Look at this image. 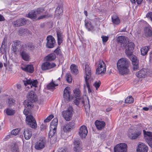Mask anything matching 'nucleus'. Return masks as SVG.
<instances>
[{"instance_id": "obj_43", "label": "nucleus", "mask_w": 152, "mask_h": 152, "mask_svg": "<svg viewBox=\"0 0 152 152\" xmlns=\"http://www.w3.org/2000/svg\"><path fill=\"white\" fill-rule=\"evenodd\" d=\"M23 104L26 108L28 109L31 108L32 105V102H30L28 100H25Z\"/></svg>"}, {"instance_id": "obj_2", "label": "nucleus", "mask_w": 152, "mask_h": 152, "mask_svg": "<svg viewBox=\"0 0 152 152\" xmlns=\"http://www.w3.org/2000/svg\"><path fill=\"white\" fill-rule=\"evenodd\" d=\"M52 16L51 14H49L48 13L45 12H44L43 15L38 17L35 11H32L30 12L27 15V17L32 19H34L36 20L43 19L44 18L51 17Z\"/></svg>"}, {"instance_id": "obj_22", "label": "nucleus", "mask_w": 152, "mask_h": 152, "mask_svg": "<svg viewBox=\"0 0 152 152\" xmlns=\"http://www.w3.org/2000/svg\"><path fill=\"white\" fill-rule=\"evenodd\" d=\"M148 74V71L147 69H142L136 73V76L139 78H143L146 77Z\"/></svg>"}, {"instance_id": "obj_64", "label": "nucleus", "mask_w": 152, "mask_h": 152, "mask_svg": "<svg viewBox=\"0 0 152 152\" xmlns=\"http://www.w3.org/2000/svg\"><path fill=\"white\" fill-rule=\"evenodd\" d=\"M12 136V134H9V135H7L6 136V138H9L10 137H11Z\"/></svg>"}, {"instance_id": "obj_54", "label": "nucleus", "mask_w": 152, "mask_h": 152, "mask_svg": "<svg viewBox=\"0 0 152 152\" xmlns=\"http://www.w3.org/2000/svg\"><path fill=\"white\" fill-rule=\"evenodd\" d=\"M58 152H67V149L66 148H61L58 150Z\"/></svg>"}, {"instance_id": "obj_13", "label": "nucleus", "mask_w": 152, "mask_h": 152, "mask_svg": "<svg viewBox=\"0 0 152 152\" xmlns=\"http://www.w3.org/2000/svg\"><path fill=\"white\" fill-rule=\"evenodd\" d=\"M72 97V96L70 95V88L69 87H66L64 90V100L65 102H68L71 100Z\"/></svg>"}, {"instance_id": "obj_45", "label": "nucleus", "mask_w": 152, "mask_h": 152, "mask_svg": "<svg viewBox=\"0 0 152 152\" xmlns=\"http://www.w3.org/2000/svg\"><path fill=\"white\" fill-rule=\"evenodd\" d=\"M74 93L76 97H80L81 95V93L80 90L78 88L75 89L74 90Z\"/></svg>"}, {"instance_id": "obj_60", "label": "nucleus", "mask_w": 152, "mask_h": 152, "mask_svg": "<svg viewBox=\"0 0 152 152\" xmlns=\"http://www.w3.org/2000/svg\"><path fill=\"white\" fill-rule=\"evenodd\" d=\"M54 52L57 54H59L61 52L60 49V48H57L54 51Z\"/></svg>"}, {"instance_id": "obj_8", "label": "nucleus", "mask_w": 152, "mask_h": 152, "mask_svg": "<svg viewBox=\"0 0 152 152\" xmlns=\"http://www.w3.org/2000/svg\"><path fill=\"white\" fill-rule=\"evenodd\" d=\"M127 145L124 143L117 145L114 148V152H127Z\"/></svg>"}, {"instance_id": "obj_28", "label": "nucleus", "mask_w": 152, "mask_h": 152, "mask_svg": "<svg viewBox=\"0 0 152 152\" xmlns=\"http://www.w3.org/2000/svg\"><path fill=\"white\" fill-rule=\"evenodd\" d=\"M22 69L24 71L30 73H32L34 70L33 66L31 65H27L24 67H21Z\"/></svg>"}, {"instance_id": "obj_1", "label": "nucleus", "mask_w": 152, "mask_h": 152, "mask_svg": "<svg viewBox=\"0 0 152 152\" xmlns=\"http://www.w3.org/2000/svg\"><path fill=\"white\" fill-rule=\"evenodd\" d=\"M129 62L127 59H120L117 63V68L119 73L122 75L128 73L129 72Z\"/></svg>"}, {"instance_id": "obj_34", "label": "nucleus", "mask_w": 152, "mask_h": 152, "mask_svg": "<svg viewBox=\"0 0 152 152\" xmlns=\"http://www.w3.org/2000/svg\"><path fill=\"white\" fill-rule=\"evenodd\" d=\"M127 38L124 36H119L118 38V42L123 44V46H124L127 43Z\"/></svg>"}, {"instance_id": "obj_50", "label": "nucleus", "mask_w": 152, "mask_h": 152, "mask_svg": "<svg viewBox=\"0 0 152 152\" xmlns=\"http://www.w3.org/2000/svg\"><path fill=\"white\" fill-rule=\"evenodd\" d=\"M20 44V42L19 41L16 40L13 42L12 46L15 47H17V46H18Z\"/></svg>"}, {"instance_id": "obj_6", "label": "nucleus", "mask_w": 152, "mask_h": 152, "mask_svg": "<svg viewBox=\"0 0 152 152\" xmlns=\"http://www.w3.org/2000/svg\"><path fill=\"white\" fill-rule=\"evenodd\" d=\"M58 120L57 118H54L51 123L50 126V134L52 137L56 133L58 125Z\"/></svg>"}, {"instance_id": "obj_31", "label": "nucleus", "mask_w": 152, "mask_h": 152, "mask_svg": "<svg viewBox=\"0 0 152 152\" xmlns=\"http://www.w3.org/2000/svg\"><path fill=\"white\" fill-rule=\"evenodd\" d=\"M23 134L25 138L27 140L30 139L32 135L31 132L27 129L25 130Z\"/></svg>"}, {"instance_id": "obj_37", "label": "nucleus", "mask_w": 152, "mask_h": 152, "mask_svg": "<svg viewBox=\"0 0 152 152\" xmlns=\"http://www.w3.org/2000/svg\"><path fill=\"white\" fill-rule=\"evenodd\" d=\"M56 58V55L54 53H51L46 56L45 58L47 61H50L54 60Z\"/></svg>"}, {"instance_id": "obj_23", "label": "nucleus", "mask_w": 152, "mask_h": 152, "mask_svg": "<svg viewBox=\"0 0 152 152\" xmlns=\"http://www.w3.org/2000/svg\"><path fill=\"white\" fill-rule=\"evenodd\" d=\"M143 132L144 138L147 143L148 144L152 140V132L146 131L144 130H143Z\"/></svg>"}, {"instance_id": "obj_3", "label": "nucleus", "mask_w": 152, "mask_h": 152, "mask_svg": "<svg viewBox=\"0 0 152 152\" xmlns=\"http://www.w3.org/2000/svg\"><path fill=\"white\" fill-rule=\"evenodd\" d=\"M85 100H81V98H76L74 100V104L77 106H81L85 105L86 109L89 108L90 105L89 103V100L88 98L86 96L84 97Z\"/></svg>"}, {"instance_id": "obj_29", "label": "nucleus", "mask_w": 152, "mask_h": 152, "mask_svg": "<svg viewBox=\"0 0 152 152\" xmlns=\"http://www.w3.org/2000/svg\"><path fill=\"white\" fill-rule=\"evenodd\" d=\"M152 34V28L150 26L145 28L144 31V35L146 37H150Z\"/></svg>"}, {"instance_id": "obj_15", "label": "nucleus", "mask_w": 152, "mask_h": 152, "mask_svg": "<svg viewBox=\"0 0 152 152\" xmlns=\"http://www.w3.org/2000/svg\"><path fill=\"white\" fill-rule=\"evenodd\" d=\"M56 65L54 63H51L49 62H45L41 65V69L42 70H47L52 69L56 67Z\"/></svg>"}, {"instance_id": "obj_46", "label": "nucleus", "mask_w": 152, "mask_h": 152, "mask_svg": "<svg viewBox=\"0 0 152 152\" xmlns=\"http://www.w3.org/2000/svg\"><path fill=\"white\" fill-rule=\"evenodd\" d=\"M134 99L132 96H128L125 100V102L126 103H131L134 102Z\"/></svg>"}, {"instance_id": "obj_56", "label": "nucleus", "mask_w": 152, "mask_h": 152, "mask_svg": "<svg viewBox=\"0 0 152 152\" xmlns=\"http://www.w3.org/2000/svg\"><path fill=\"white\" fill-rule=\"evenodd\" d=\"M146 17L149 18L152 22V12L147 13L146 15Z\"/></svg>"}, {"instance_id": "obj_48", "label": "nucleus", "mask_w": 152, "mask_h": 152, "mask_svg": "<svg viewBox=\"0 0 152 152\" xmlns=\"http://www.w3.org/2000/svg\"><path fill=\"white\" fill-rule=\"evenodd\" d=\"M20 131V130L18 129H16L13 130L11 131V134L12 135H17Z\"/></svg>"}, {"instance_id": "obj_42", "label": "nucleus", "mask_w": 152, "mask_h": 152, "mask_svg": "<svg viewBox=\"0 0 152 152\" xmlns=\"http://www.w3.org/2000/svg\"><path fill=\"white\" fill-rule=\"evenodd\" d=\"M149 48L148 47L145 46L142 47L141 49V54L143 56L146 55L149 50Z\"/></svg>"}, {"instance_id": "obj_10", "label": "nucleus", "mask_w": 152, "mask_h": 152, "mask_svg": "<svg viewBox=\"0 0 152 152\" xmlns=\"http://www.w3.org/2000/svg\"><path fill=\"white\" fill-rule=\"evenodd\" d=\"M46 145V141L44 138H41L38 140L35 143V148L40 150L44 148Z\"/></svg>"}, {"instance_id": "obj_38", "label": "nucleus", "mask_w": 152, "mask_h": 152, "mask_svg": "<svg viewBox=\"0 0 152 152\" xmlns=\"http://www.w3.org/2000/svg\"><path fill=\"white\" fill-rule=\"evenodd\" d=\"M72 72L75 74H77L78 72V68L75 64H72L70 66Z\"/></svg>"}, {"instance_id": "obj_63", "label": "nucleus", "mask_w": 152, "mask_h": 152, "mask_svg": "<svg viewBox=\"0 0 152 152\" xmlns=\"http://www.w3.org/2000/svg\"><path fill=\"white\" fill-rule=\"evenodd\" d=\"M143 110H144L147 111L149 110V108L147 107H144L143 108Z\"/></svg>"}, {"instance_id": "obj_4", "label": "nucleus", "mask_w": 152, "mask_h": 152, "mask_svg": "<svg viewBox=\"0 0 152 152\" xmlns=\"http://www.w3.org/2000/svg\"><path fill=\"white\" fill-rule=\"evenodd\" d=\"M73 108L71 106H69L66 110L63 111L62 113L63 116L66 121H69L72 119V116Z\"/></svg>"}, {"instance_id": "obj_62", "label": "nucleus", "mask_w": 152, "mask_h": 152, "mask_svg": "<svg viewBox=\"0 0 152 152\" xmlns=\"http://www.w3.org/2000/svg\"><path fill=\"white\" fill-rule=\"evenodd\" d=\"M17 88L19 90H20L21 89V86L20 84L17 85Z\"/></svg>"}, {"instance_id": "obj_20", "label": "nucleus", "mask_w": 152, "mask_h": 152, "mask_svg": "<svg viewBox=\"0 0 152 152\" xmlns=\"http://www.w3.org/2000/svg\"><path fill=\"white\" fill-rule=\"evenodd\" d=\"M75 123L74 122L72 121L65 124L63 127V130L65 132H68L71 130L75 128Z\"/></svg>"}, {"instance_id": "obj_53", "label": "nucleus", "mask_w": 152, "mask_h": 152, "mask_svg": "<svg viewBox=\"0 0 152 152\" xmlns=\"http://www.w3.org/2000/svg\"><path fill=\"white\" fill-rule=\"evenodd\" d=\"M12 50L13 52L15 54H16L18 52V48L15 47H12Z\"/></svg>"}, {"instance_id": "obj_44", "label": "nucleus", "mask_w": 152, "mask_h": 152, "mask_svg": "<svg viewBox=\"0 0 152 152\" xmlns=\"http://www.w3.org/2000/svg\"><path fill=\"white\" fill-rule=\"evenodd\" d=\"M45 11L43 8H37L35 11V12L37 14L38 17H39V15H40L43 13Z\"/></svg>"}, {"instance_id": "obj_7", "label": "nucleus", "mask_w": 152, "mask_h": 152, "mask_svg": "<svg viewBox=\"0 0 152 152\" xmlns=\"http://www.w3.org/2000/svg\"><path fill=\"white\" fill-rule=\"evenodd\" d=\"M106 66L105 63L102 60H100L99 61L96 73L98 74H104L106 72Z\"/></svg>"}, {"instance_id": "obj_26", "label": "nucleus", "mask_w": 152, "mask_h": 152, "mask_svg": "<svg viewBox=\"0 0 152 152\" xmlns=\"http://www.w3.org/2000/svg\"><path fill=\"white\" fill-rule=\"evenodd\" d=\"M95 124L98 130H101L103 129L105 125V122L102 121H96Z\"/></svg>"}, {"instance_id": "obj_25", "label": "nucleus", "mask_w": 152, "mask_h": 152, "mask_svg": "<svg viewBox=\"0 0 152 152\" xmlns=\"http://www.w3.org/2000/svg\"><path fill=\"white\" fill-rule=\"evenodd\" d=\"M60 77H59L57 80L56 82H53L52 80V82L48 84L47 86V88L49 89H53L55 86L58 85V83H60Z\"/></svg>"}, {"instance_id": "obj_41", "label": "nucleus", "mask_w": 152, "mask_h": 152, "mask_svg": "<svg viewBox=\"0 0 152 152\" xmlns=\"http://www.w3.org/2000/svg\"><path fill=\"white\" fill-rule=\"evenodd\" d=\"M57 35L58 44L60 45L62 42L63 36L62 33L60 31H57Z\"/></svg>"}, {"instance_id": "obj_21", "label": "nucleus", "mask_w": 152, "mask_h": 152, "mask_svg": "<svg viewBox=\"0 0 152 152\" xmlns=\"http://www.w3.org/2000/svg\"><path fill=\"white\" fill-rule=\"evenodd\" d=\"M148 149V146L144 143H139L137 149V152H147Z\"/></svg>"}, {"instance_id": "obj_19", "label": "nucleus", "mask_w": 152, "mask_h": 152, "mask_svg": "<svg viewBox=\"0 0 152 152\" xmlns=\"http://www.w3.org/2000/svg\"><path fill=\"white\" fill-rule=\"evenodd\" d=\"M26 23V20L23 18L18 19L12 23V25L15 27H19L25 25Z\"/></svg>"}, {"instance_id": "obj_27", "label": "nucleus", "mask_w": 152, "mask_h": 152, "mask_svg": "<svg viewBox=\"0 0 152 152\" xmlns=\"http://www.w3.org/2000/svg\"><path fill=\"white\" fill-rule=\"evenodd\" d=\"M80 141L78 140H75L74 142V150L76 152H80L81 148L80 146Z\"/></svg>"}, {"instance_id": "obj_30", "label": "nucleus", "mask_w": 152, "mask_h": 152, "mask_svg": "<svg viewBox=\"0 0 152 152\" xmlns=\"http://www.w3.org/2000/svg\"><path fill=\"white\" fill-rule=\"evenodd\" d=\"M10 148L12 152H19V149L18 148V146L15 142L11 143Z\"/></svg>"}, {"instance_id": "obj_14", "label": "nucleus", "mask_w": 152, "mask_h": 152, "mask_svg": "<svg viewBox=\"0 0 152 152\" xmlns=\"http://www.w3.org/2000/svg\"><path fill=\"white\" fill-rule=\"evenodd\" d=\"M125 50V53L128 56L132 54V51L133 50L134 45L133 42H130L126 44L124 46H123Z\"/></svg>"}, {"instance_id": "obj_40", "label": "nucleus", "mask_w": 152, "mask_h": 152, "mask_svg": "<svg viewBox=\"0 0 152 152\" xmlns=\"http://www.w3.org/2000/svg\"><path fill=\"white\" fill-rule=\"evenodd\" d=\"M85 26L88 31H91L93 29L94 27L91 24L90 21H86L85 22Z\"/></svg>"}, {"instance_id": "obj_59", "label": "nucleus", "mask_w": 152, "mask_h": 152, "mask_svg": "<svg viewBox=\"0 0 152 152\" xmlns=\"http://www.w3.org/2000/svg\"><path fill=\"white\" fill-rule=\"evenodd\" d=\"M27 48L30 50H32L34 48V45L31 44H29V45L27 46Z\"/></svg>"}, {"instance_id": "obj_55", "label": "nucleus", "mask_w": 152, "mask_h": 152, "mask_svg": "<svg viewBox=\"0 0 152 152\" xmlns=\"http://www.w3.org/2000/svg\"><path fill=\"white\" fill-rule=\"evenodd\" d=\"M101 38L103 42H107L108 39V37L107 36H103L101 37Z\"/></svg>"}, {"instance_id": "obj_12", "label": "nucleus", "mask_w": 152, "mask_h": 152, "mask_svg": "<svg viewBox=\"0 0 152 152\" xmlns=\"http://www.w3.org/2000/svg\"><path fill=\"white\" fill-rule=\"evenodd\" d=\"M131 60L132 64L133 66V69L134 71H136L139 68L138 61L137 60V57L131 54L128 56Z\"/></svg>"}, {"instance_id": "obj_49", "label": "nucleus", "mask_w": 152, "mask_h": 152, "mask_svg": "<svg viewBox=\"0 0 152 152\" xmlns=\"http://www.w3.org/2000/svg\"><path fill=\"white\" fill-rule=\"evenodd\" d=\"M54 117L53 115H50L44 121L45 123H47L49 122Z\"/></svg>"}, {"instance_id": "obj_36", "label": "nucleus", "mask_w": 152, "mask_h": 152, "mask_svg": "<svg viewBox=\"0 0 152 152\" xmlns=\"http://www.w3.org/2000/svg\"><path fill=\"white\" fill-rule=\"evenodd\" d=\"M113 23L115 24L118 25L120 23V21L119 18L116 15H114L112 18Z\"/></svg>"}, {"instance_id": "obj_9", "label": "nucleus", "mask_w": 152, "mask_h": 152, "mask_svg": "<svg viewBox=\"0 0 152 152\" xmlns=\"http://www.w3.org/2000/svg\"><path fill=\"white\" fill-rule=\"evenodd\" d=\"M141 132V129L134 132L133 129H130L128 131V136L131 139H135L140 135Z\"/></svg>"}, {"instance_id": "obj_18", "label": "nucleus", "mask_w": 152, "mask_h": 152, "mask_svg": "<svg viewBox=\"0 0 152 152\" xmlns=\"http://www.w3.org/2000/svg\"><path fill=\"white\" fill-rule=\"evenodd\" d=\"M85 71L86 75V77L85 78V80H93V78L91 76V69L89 65L88 64H86L85 65Z\"/></svg>"}, {"instance_id": "obj_11", "label": "nucleus", "mask_w": 152, "mask_h": 152, "mask_svg": "<svg viewBox=\"0 0 152 152\" xmlns=\"http://www.w3.org/2000/svg\"><path fill=\"white\" fill-rule=\"evenodd\" d=\"M23 83L25 86H27L28 88H30L32 86L35 87H37L38 82L37 80L26 79V80L23 81Z\"/></svg>"}, {"instance_id": "obj_51", "label": "nucleus", "mask_w": 152, "mask_h": 152, "mask_svg": "<svg viewBox=\"0 0 152 152\" xmlns=\"http://www.w3.org/2000/svg\"><path fill=\"white\" fill-rule=\"evenodd\" d=\"M101 84V82L99 80L95 82L94 85L95 87L96 90L99 87Z\"/></svg>"}, {"instance_id": "obj_5", "label": "nucleus", "mask_w": 152, "mask_h": 152, "mask_svg": "<svg viewBox=\"0 0 152 152\" xmlns=\"http://www.w3.org/2000/svg\"><path fill=\"white\" fill-rule=\"evenodd\" d=\"M26 122L27 124L33 128H35L37 127L36 121L31 115L26 116Z\"/></svg>"}, {"instance_id": "obj_33", "label": "nucleus", "mask_w": 152, "mask_h": 152, "mask_svg": "<svg viewBox=\"0 0 152 152\" xmlns=\"http://www.w3.org/2000/svg\"><path fill=\"white\" fill-rule=\"evenodd\" d=\"M62 12L63 10L62 8L60 7H58L56 8L55 12V17L58 18H59L60 16L62 15Z\"/></svg>"}, {"instance_id": "obj_24", "label": "nucleus", "mask_w": 152, "mask_h": 152, "mask_svg": "<svg viewBox=\"0 0 152 152\" xmlns=\"http://www.w3.org/2000/svg\"><path fill=\"white\" fill-rule=\"evenodd\" d=\"M28 100L32 102H34L37 100V96L35 92L33 91L29 92L27 96Z\"/></svg>"}, {"instance_id": "obj_16", "label": "nucleus", "mask_w": 152, "mask_h": 152, "mask_svg": "<svg viewBox=\"0 0 152 152\" xmlns=\"http://www.w3.org/2000/svg\"><path fill=\"white\" fill-rule=\"evenodd\" d=\"M47 42L46 44V46L49 48H52L54 47L56 41L54 37L51 35L48 36L46 39Z\"/></svg>"}, {"instance_id": "obj_39", "label": "nucleus", "mask_w": 152, "mask_h": 152, "mask_svg": "<svg viewBox=\"0 0 152 152\" xmlns=\"http://www.w3.org/2000/svg\"><path fill=\"white\" fill-rule=\"evenodd\" d=\"M4 112H5L7 115H12L15 113V111L11 108H8L6 109Z\"/></svg>"}, {"instance_id": "obj_35", "label": "nucleus", "mask_w": 152, "mask_h": 152, "mask_svg": "<svg viewBox=\"0 0 152 152\" xmlns=\"http://www.w3.org/2000/svg\"><path fill=\"white\" fill-rule=\"evenodd\" d=\"M23 59L25 61H29L30 59V56L25 51H23L20 53Z\"/></svg>"}, {"instance_id": "obj_47", "label": "nucleus", "mask_w": 152, "mask_h": 152, "mask_svg": "<svg viewBox=\"0 0 152 152\" xmlns=\"http://www.w3.org/2000/svg\"><path fill=\"white\" fill-rule=\"evenodd\" d=\"M66 79L67 82L70 83L72 82V78L71 75L69 74H67L66 76Z\"/></svg>"}, {"instance_id": "obj_61", "label": "nucleus", "mask_w": 152, "mask_h": 152, "mask_svg": "<svg viewBox=\"0 0 152 152\" xmlns=\"http://www.w3.org/2000/svg\"><path fill=\"white\" fill-rule=\"evenodd\" d=\"M4 18L3 16L2 15H0V21H4Z\"/></svg>"}, {"instance_id": "obj_32", "label": "nucleus", "mask_w": 152, "mask_h": 152, "mask_svg": "<svg viewBox=\"0 0 152 152\" xmlns=\"http://www.w3.org/2000/svg\"><path fill=\"white\" fill-rule=\"evenodd\" d=\"M93 81L92 80H85V83L84 84V89L85 90L86 88L88 90V92L89 93H91L92 91L90 88V83H91Z\"/></svg>"}, {"instance_id": "obj_52", "label": "nucleus", "mask_w": 152, "mask_h": 152, "mask_svg": "<svg viewBox=\"0 0 152 152\" xmlns=\"http://www.w3.org/2000/svg\"><path fill=\"white\" fill-rule=\"evenodd\" d=\"M15 102V100L12 98H10L8 99V104L10 106L13 104Z\"/></svg>"}, {"instance_id": "obj_17", "label": "nucleus", "mask_w": 152, "mask_h": 152, "mask_svg": "<svg viewBox=\"0 0 152 152\" xmlns=\"http://www.w3.org/2000/svg\"><path fill=\"white\" fill-rule=\"evenodd\" d=\"M88 132L87 128L86 126L83 125L80 127L78 132V134L80 137L83 139L86 138Z\"/></svg>"}, {"instance_id": "obj_57", "label": "nucleus", "mask_w": 152, "mask_h": 152, "mask_svg": "<svg viewBox=\"0 0 152 152\" xmlns=\"http://www.w3.org/2000/svg\"><path fill=\"white\" fill-rule=\"evenodd\" d=\"M142 0H130L132 3H135L136 2H137L138 4H140Z\"/></svg>"}, {"instance_id": "obj_58", "label": "nucleus", "mask_w": 152, "mask_h": 152, "mask_svg": "<svg viewBox=\"0 0 152 152\" xmlns=\"http://www.w3.org/2000/svg\"><path fill=\"white\" fill-rule=\"evenodd\" d=\"M23 113L24 115H26V117L27 116H28L29 115L28 114H29V110H27L26 109H24L23 111Z\"/></svg>"}]
</instances>
